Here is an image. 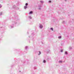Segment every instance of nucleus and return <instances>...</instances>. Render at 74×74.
Wrapping results in <instances>:
<instances>
[{
	"label": "nucleus",
	"mask_w": 74,
	"mask_h": 74,
	"mask_svg": "<svg viewBox=\"0 0 74 74\" xmlns=\"http://www.w3.org/2000/svg\"><path fill=\"white\" fill-rule=\"evenodd\" d=\"M26 8H27V6H24V8L25 9H26Z\"/></svg>",
	"instance_id": "nucleus-4"
},
{
	"label": "nucleus",
	"mask_w": 74,
	"mask_h": 74,
	"mask_svg": "<svg viewBox=\"0 0 74 74\" xmlns=\"http://www.w3.org/2000/svg\"><path fill=\"white\" fill-rule=\"evenodd\" d=\"M40 29H42V25H40Z\"/></svg>",
	"instance_id": "nucleus-1"
},
{
	"label": "nucleus",
	"mask_w": 74,
	"mask_h": 74,
	"mask_svg": "<svg viewBox=\"0 0 74 74\" xmlns=\"http://www.w3.org/2000/svg\"><path fill=\"white\" fill-rule=\"evenodd\" d=\"M61 37H62L61 36H59L58 37V38H61Z\"/></svg>",
	"instance_id": "nucleus-5"
},
{
	"label": "nucleus",
	"mask_w": 74,
	"mask_h": 74,
	"mask_svg": "<svg viewBox=\"0 0 74 74\" xmlns=\"http://www.w3.org/2000/svg\"><path fill=\"white\" fill-rule=\"evenodd\" d=\"M1 5H0V8H1Z\"/></svg>",
	"instance_id": "nucleus-9"
},
{
	"label": "nucleus",
	"mask_w": 74,
	"mask_h": 74,
	"mask_svg": "<svg viewBox=\"0 0 74 74\" xmlns=\"http://www.w3.org/2000/svg\"><path fill=\"white\" fill-rule=\"evenodd\" d=\"M51 1H49V3H51Z\"/></svg>",
	"instance_id": "nucleus-13"
},
{
	"label": "nucleus",
	"mask_w": 74,
	"mask_h": 74,
	"mask_svg": "<svg viewBox=\"0 0 74 74\" xmlns=\"http://www.w3.org/2000/svg\"><path fill=\"white\" fill-rule=\"evenodd\" d=\"M59 62V63H62V61H60Z\"/></svg>",
	"instance_id": "nucleus-6"
},
{
	"label": "nucleus",
	"mask_w": 74,
	"mask_h": 74,
	"mask_svg": "<svg viewBox=\"0 0 74 74\" xmlns=\"http://www.w3.org/2000/svg\"><path fill=\"white\" fill-rule=\"evenodd\" d=\"M65 54H67V52H65Z\"/></svg>",
	"instance_id": "nucleus-11"
},
{
	"label": "nucleus",
	"mask_w": 74,
	"mask_h": 74,
	"mask_svg": "<svg viewBox=\"0 0 74 74\" xmlns=\"http://www.w3.org/2000/svg\"><path fill=\"white\" fill-rule=\"evenodd\" d=\"M29 17H31V16H29Z\"/></svg>",
	"instance_id": "nucleus-15"
},
{
	"label": "nucleus",
	"mask_w": 74,
	"mask_h": 74,
	"mask_svg": "<svg viewBox=\"0 0 74 74\" xmlns=\"http://www.w3.org/2000/svg\"><path fill=\"white\" fill-rule=\"evenodd\" d=\"M43 63H45V62H46L45 60H43Z\"/></svg>",
	"instance_id": "nucleus-3"
},
{
	"label": "nucleus",
	"mask_w": 74,
	"mask_h": 74,
	"mask_svg": "<svg viewBox=\"0 0 74 74\" xmlns=\"http://www.w3.org/2000/svg\"><path fill=\"white\" fill-rule=\"evenodd\" d=\"M32 13L33 12H32V11H31L29 12V14H32Z\"/></svg>",
	"instance_id": "nucleus-2"
},
{
	"label": "nucleus",
	"mask_w": 74,
	"mask_h": 74,
	"mask_svg": "<svg viewBox=\"0 0 74 74\" xmlns=\"http://www.w3.org/2000/svg\"><path fill=\"white\" fill-rule=\"evenodd\" d=\"M28 5V4L27 3H26L25 4V5Z\"/></svg>",
	"instance_id": "nucleus-7"
},
{
	"label": "nucleus",
	"mask_w": 74,
	"mask_h": 74,
	"mask_svg": "<svg viewBox=\"0 0 74 74\" xmlns=\"http://www.w3.org/2000/svg\"><path fill=\"white\" fill-rule=\"evenodd\" d=\"M39 54H41V52L40 51H39Z\"/></svg>",
	"instance_id": "nucleus-12"
},
{
	"label": "nucleus",
	"mask_w": 74,
	"mask_h": 74,
	"mask_svg": "<svg viewBox=\"0 0 74 74\" xmlns=\"http://www.w3.org/2000/svg\"><path fill=\"white\" fill-rule=\"evenodd\" d=\"M61 52H63V50H61Z\"/></svg>",
	"instance_id": "nucleus-10"
},
{
	"label": "nucleus",
	"mask_w": 74,
	"mask_h": 74,
	"mask_svg": "<svg viewBox=\"0 0 74 74\" xmlns=\"http://www.w3.org/2000/svg\"><path fill=\"white\" fill-rule=\"evenodd\" d=\"M51 30H52V31H53V28H51Z\"/></svg>",
	"instance_id": "nucleus-8"
},
{
	"label": "nucleus",
	"mask_w": 74,
	"mask_h": 74,
	"mask_svg": "<svg viewBox=\"0 0 74 74\" xmlns=\"http://www.w3.org/2000/svg\"><path fill=\"white\" fill-rule=\"evenodd\" d=\"M65 1H67V0H65Z\"/></svg>",
	"instance_id": "nucleus-14"
}]
</instances>
